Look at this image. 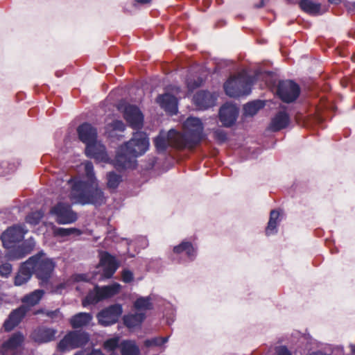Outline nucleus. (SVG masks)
<instances>
[{"instance_id":"obj_1","label":"nucleus","mask_w":355,"mask_h":355,"mask_svg":"<svg viewBox=\"0 0 355 355\" xmlns=\"http://www.w3.org/2000/svg\"><path fill=\"white\" fill-rule=\"evenodd\" d=\"M84 178H71L67 180L71 191L69 199L73 204L81 205H93L100 206L106 201V197L103 189L99 187L96 179L94 166L91 162L85 163Z\"/></svg>"},{"instance_id":"obj_2","label":"nucleus","mask_w":355,"mask_h":355,"mask_svg":"<svg viewBox=\"0 0 355 355\" xmlns=\"http://www.w3.org/2000/svg\"><path fill=\"white\" fill-rule=\"evenodd\" d=\"M148 147L147 135L142 132L135 133L131 139L119 147L115 157V166L121 169L134 168L136 158L144 155Z\"/></svg>"},{"instance_id":"obj_3","label":"nucleus","mask_w":355,"mask_h":355,"mask_svg":"<svg viewBox=\"0 0 355 355\" xmlns=\"http://www.w3.org/2000/svg\"><path fill=\"white\" fill-rule=\"evenodd\" d=\"M27 264L29 266L32 274H34L40 280V284L42 286H47L55 267L53 260L48 257L43 252H40L30 257L27 260Z\"/></svg>"},{"instance_id":"obj_4","label":"nucleus","mask_w":355,"mask_h":355,"mask_svg":"<svg viewBox=\"0 0 355 355\" xmlns=\"http://www.w3.org/2000/svg\"><path fill=\"white\" fill-rule=\"evenodd\" d=\"M253 83L254 78L243 71L237 76L231 77L224 84V89L227 96L234 98L239 97L248 95L250 93Z\"/></svg>"},{"instance_id":"obj_5","label":"nucleus","mask_w":355,"mask_h":355,"mask_svg":"<svg viewBox=\"0 0 355 355\" xmlns=\"http://www.w3.org/2000/svg\"><path fill=\"white\" fill-rule=\"evenodd\" d=\"M184 133L180 132L179 139L185 148H192L202 139L203 125L200 119L189 117L183 124Z\"/></svg>"},{"instance_id":"obj_6","label":"nucleus","mask_w":355,"mask_h":355,"mask_svg":"<svg viewBox=\"0 0 355 355\" xmlns=\"http://www.w3.org/2000/svg\"><path fill=\"white\" fill-rule=\"evenodd\" d=\"M121 289V285L114 283L109 286L100 287L96 286L94 289L90 291L83 302L84 306L90 304H96L102 300L111 297L117 294Z\"/></svg>"},{"instance_id":"obj_7","label":"nucleus","mask_w":355,"mask_h":355,"mask_svg":"<svg viewBox=\"0 0 355 355\" xmlns=\"http://www.w3.org/2000/svg\"><path fill=\"white\" fill-rule=\"evenodd\" d=\"M179 136L180 132L174 129H171L168 132H161L154 140L157 150L159 153L164 152L168 146L177 148H185L184 145L179 144L182 141Z\"/></svg>"},{"instance_id":"obj_8","label":"nucleus","mask_w":355,"mask_h":355,"mask_svg":"<svg viewBox=\"0 0 355 355\" xmlns=\"http://www.w3.org/2000/svg\"><path fill=\"white\" fill-rule=\"evenodd\" d=\"M89 341V335L81 331H72L68 333L58 343L60 351L75 349L84 346Z\"/></svg>"},{"instance_id":"obj_9","label":"nucleus","mask_w":355,"mask_h":355,"mask_svg":"<svg viewBox=\"0 0 355 355\" xmlns=\"http://www.w3.org/2000/svg\"><path fill=\"white\" fill-rule=\"evenodd\" d=\"M50 213L55 217L56 222L59 224H71L78 218L77 214L72 210L71 206L62 202L53 206L51 209Z\"/></svg>"},{"instance_id":"obj_10","label":"nucleus","mask_w":355,"mask_h":355,"mask_svg":"<svg viewBox=\"0 0 355 355\" xmlns=\"http://www.w3.org/2000/svg\"><path fill=\"white\" fill-rule=\"evenodd\" d=\"M300 92L299 85L292 80H282L278 84L277 94L285 103H288L295 101Z\"/></svg>"},{"instance_id":"obj_11","label":"nucleus","mask_w":355,"mask_h":355,"mask_svg":"<svg viewBox=\"0 0 355 355\" xmlns=\"http://www.w3.org/2000/svg\"><path fill=\"white\" fill-rule=\"evenodd\" d=\"M123 313L122 306L114 304L101 310L96 315L98 323L104 327L116 323Z\"/></svg>"},{"instance_id":"obj_12","label":"nucleus","mask_w":355,"mask_h":355,"mask_svg":"<svg viewBox=\"0 0 355 355\" xmlns=\"http://www.w3.org/2000/svg\"><path fill=\"white\" fill-rule=\"evenodd\" d=\"M118 109L123 110V116L126 121L134 129H140L143 125L144 116L139 109L132 105H119Z\"/></svg>"},{"instance_id":"obj_13","label":"nucleus","mask_w":355,"mask_h":355,"mask_svg":"<svg viewBox=\"0 0 355 355\" xmlns=\"http://www.w3.org/2000/svg\"><path fill=\"white\" fill-rule=\"evenodd\" d=\"M27 230L24 225H16L8 228L1 236L3 245L6 248H12L14 244L24 239Z\"/></svg>"},{"instance_id":"obj_14","label":"nucleus","mask_w":355,"mask_h":355,"mask_svg":"<svg viewBox=\"0 0 355 355\" xmlns=\"http://www.w3.org/2000/svg\"><path fill=\"white\" fill-rule=\"evenodd\" d=\"M24 340V336L19 333L13 334L1 345V355H19Z\"/></svg>"},{"instance_id":"obj_15","label":"nucleus","mask_w":355,"mask_h":355,"mask_svg":"<svg viewBox=\"0 0 355 355\" xmlns=\"http://www.w3.org/2000/svg\"><path fill=\"white\" fill-rule=\"evenodd\" d=\"M239 115L238 107L232 103H225L220 109L219 119L223 125L231 127L236 122Z\"/></svg>"},{"instance_id":"obj_16","label":"nucleus","mask_w":355,"mask_h":355,"mask_svg":"<svg viewBox=\"0 0 355 355\" xmlns=\"http://www.w3.org/2000/svg\"><path fill=\"white\" fill-rule=\"evenodd\" d=\"M87 157L94 158L98 162H107L109 157L105 146L97 140L85 147Z\"/></svg>"},{"instance_id":"obj_17","label":"nucleus","mask_w":355,"mask_h":355,"mask_svg":"<svg viewBox=\"0 0 355 355\" xmlns=\"http://www.w3.org/2000/svg\"><path fill=\"white\" fill-rule=\"evenodd\" d=\"M78 137L86 146L97 140V130L88 123H83L77 129Z\"/></svg>"},{"instance_id":"obj_18","label":"nucleus","mask_w":355,"mask_h":355,"mask_svg":"<svg viewBox=\"0 0 355 355\" xmlns=\"http://www.w3.org/2000/svg\"><path fill=\"white\" fill-rule=\"evenodd\" d=\"M100 263L103 268V275L105 278H110L119 267L116 259L106 252L101 253Z\"/></svg>"},{"instance_id":"obj_19","label":"nucleus","mask_w":355,"mask_h":355,"mask_svg":"<svg viewBox=\"0 0 355 355\" xmlns=\"http://www.w3.org/2000/svg\"><path fill=\"white\" fill-rule=\"evenodd\" d=\"M216 96L207 91H200L193 96V102L200 110H206L214 105Z\"/></svg>"},{"instance_id":"obj_20","label":"nucleus","mask_w":355,"mask_h":355,"mask_svg":"<svg viewBox=\"0 0 355 355\" xmlns=\"http://www.w3.org/2000/svg\"><path fill=\"white\" fill-rule=\"evenodd\" d=\"M56 333L57 331L54 329L40 327L34 330L32 333V338L37 343H48L55 338Z\"/></svg>"},{"instance_id":"obj_21","label":"nucleus","mask_w":355,"mask_h":355,"mask_svg":"<svg viewBox=\"0 0 355 355\" xmlns=\"http://www.w3.org/2000/svg\"><path fill=\"white\" fill-rule=\"evenodd\" d=\"M27 310L28 309L26 306H21L18 309L12 311L9 315L8 318L3 324L5 329L6 331H10L16 327L26 315Z\"/></svg>"},{"instance_id":"obj_22","label":"nucleus","mask_w":355,"mask_h":355,"mask_svg":"<svg viewBox=\"0 0 355 355\" xmlns=\"http://www.w3.org/2000/svg\"><path fill=\"white\" fill-rule=\"evenodd\" d=\"M174 254L180 256V258L187 257L188 261H193L196 256V250L189 241H182L180 245L173 248Z\"/></svg>"},{"instance_id":"obj_23","label":"nucleus","mask_w":355,"mask_h":355,"mask_svg":"<svg viewBox=\"0 0 355 355\" xmlns=\"http://www.w3.org/2000/svg\"><path fill=\"white\" fill-rule=\"evenodd\" d=\"M157 103L167 112L171 114H175L178 112V101L177 98L171 94H165L159 96Z\"/></svg>"},{"instance_id":"obj_24","label":"nucleus","mask_w":355,"mask_h":355,"mask_svg":"<svg viewBox=\"0 0 355 355\" xmlns=\"http://www.w3.org/2000/svg\"><path fill=\"white\" fill-rule=\"evenodd\" d=\"M290 123V117L285 111H279L272 119L269 130L273 132L286 128Z\"/></svg>"},{"instance_id":"obj_25","label":"nucleus","mask_w":355,"mask_h":355,"mask_svg":"<svg viewBox=\"0 0 355 355\" xmlns=\"http://www.w3.org/2000/svg\"><path fill=\"white\" fill-rule=\"evenodd\" d=\"M93 316L89 313H78L70 319V324L73 329L81 328L88 325L92 320Z\"/></svg>"},{"instance_id":"obj_26","label":"nucleus","mask_w":355,"mask_h":355,"mask_svg":"<svg viewBox=\"0 0 355 355\" xmlns=\"http://www.w3.org/2000/svg\"><path fill=\"white\" fill-rule=\"evenodd\" d=\"M281 213L278 210H272L270 214V218L266 228V234L270 236L277 232V226L281 221Z\"/></svg>"},{"instance_id":"obj_27","label":"nucleus","mask_w":355,"mask_h":355,"mask_svg":"<svg viewBox=\"0 0 355 355\" xmlns=\"http://www.w3.org/2000/svg\"><path fill=\"white\" fill-rule=\"evenodd\" d=\"M32 272L27 264V261H25L20 267V269L15 277V284L16 286H21L26 283L32 276Z\"/></svg>"},{"instance_id":"obj_28","label":"nucleus","mask_w":355,"mask_h":355,"mask_svg":"<svg viewBox=\"0 0 355 355\" xmlns=\"http://www.w3.org/2000/svg\"><path fill=\"white\" fill-rule=\"evenodd\" d=\"M33 245L23 243L21 245L15 248L10 252V257L13 259H19L24 257L33 249Z\"/></svg>"},{"instance_id":"obj_29","label":"nucleus","mask_w":355,"mask_h":355,"mask_svg":"<svg viewBox=\"0 0 355 355\" xmlns=\"http://www.w3.org/2000/svg\"><path fill=\"white\" fill-rule=\"evenodd\" d=\"M300 6L302 10L309 14L313 15L320 14L321 4L312 0H301Z\"/></svg>"},{"instance_id":"obj_30","label":"nucleus","mask_w":355,"mask_h":355,"mask_svg":"<svg viewBox=\"0 0 355 355\" xmlns=\"http://www.w3.org/2000/svg\"><path fill=\"white\" fill-rule=\"evenodd\" d=\"M145 317V314L141 312L127 315L123 317V322L128 328H133L140 325Z\"/></svg>"},{"instance_id":"obj_31","label":"nucleus","mask_w":355,"mask_h":355,"mask_svg":"<svg viewBox=\"0 0 355 355\" xmlns=\"http://www.w3.org/2000/svg\"><path fill=\"white\" fill-rule=\"evenodd\" d=\"M120 348L122 355H140L139 347L134 341L123 340L120 344Z\"/></svg>"},{"instance_id":"obj_32","label":"nucleus","mask_w":355,"mask_h":355,"mask_svg":"<svg viewBox=\"0 0 355 355\" xmlns=\"http://www.w3.org/2000/svg\"><path fill=\"white\" fill-rule=\"evenodd\" d=\"M264 103L261 101H255L245 104L243 107V112L245 116H252L257 112L263 107Z\"/></svg>"},{"instance_id":"obj_33","label":"nucleus","mask_w":355,"mask_h":355,"mask_svg":"<svg viewBox=\"0 0 355 355\" xmlns=\"http://www.w3.org/2000/svg\"><path fill=\"white\" fill-rule=\"evenodd\" d=\"M44 293L43 290H35L29 295H26L23 299V302L28 305L34 306L40 301Z\"/></svg>"},{"instance_id":"obj_34","label":"nucleus","mask_w":355,"mask_h":355,"mask_svg":"<svg viewBox=\"0 0 355 355\" xmlns=\"http://www.w3.org/2000/svg\"><path fill=\"white\" fill-rule=\"evenodd\" d=\"M107 186L110 189H115L121 182V176L115 172H109L107 174Z\"/></svg>"},{"instance_id":"obj_35","label":"nucleus","mask_w":355,"mask_h":355,"mask_svg":"<svg viewBox=\"0 0 355 355\" xmlns=\"http://www.w3.org/2000/svg\"><path fill=\"white\" fill-rule=\"evenodd\" d=\"M135 307L138 311H146L152 309L150 297H139L135 302Z\"/></svg>"},{"instance_id":"obj_36","label":"nucleus","mask_w":355,"mask_h":355,"mask_svg":"<svg viewBox=\"0 0 355 355\" xmlns=\"http://www.w3.org/2000/svg\"><path fill=\"white\" fill-rule=\"evenodd\" d=\"M54 233L57 236H67L71 234L80 235L81 234V232L80 230L74 227H58L54 230Z\"/></svg>"},{"instance_id":"obj_37","label":"nucleus","mask_w":355,"mask_h":355,"mask_svg":"<svg viewBox=\"0 0 355 355\" xmlns=\"http://www.w3.org/2000/svg\"><path fill=\"white\" fill-rule=\"evenodd\" d=\"M44 216V212L42 210L33 211L30 213L26 218V223L35 225L38 224Z\"/></svg>"},{"instance_id":"obj_38","label":"nucleus","mask_w":355,"mask_h":355,"mask_svg":"<svg viewBox=\"0 0 355 355\" xmlns=\"http://www.w3.org/2000/svg\"><path fill=\"white\" fill-rule=\"evenodd\" d=\"M168 337H155L151 339H147L144 342V345L147 347L152 346H161L167 343Z\"/></svg>"},{"instance_id":"obj_39","label":"nucleus","mask_w":355,"mask_h":355,"mask_svg":"<svg viewBox=\"0 0 355 355\" xmlns=\"http://www.w3.org/2000/svg\"><path fill=\"white\" fill-rule=\"evenodd\" d=\"M203 83V80L201 78L197 79L189 80L187 81V87L189 91L192 92L195 89L200 87Z\"/></svg>"},{"instance_id":"obj_40","label":"nucleus","mask_w":355,"mask_h":355,"mask_svg":"<svg viewBox=\"0 0 355 355\" xmlns=\"http://www.w3.org/2000/svg\"><path fill=\"white\" fill-rule=\"evenodd\" d=\"M12 272V266L9 263H5L0 266V275L7 277Z\"/></svg>"},{"instance_id":"obj_41","label":"nucleus","mask_w":355,"mask_h":355,"mask_svg":"<svg viewBox=\"0 0 355 355\" xmlns=\"http://www.w3.org/2000/svg\"><path fill=\"white\" fill-rule=\"evenodd\" d=\"M119 345V340L116 338L109 339L104 343L105 348L108 350H114Z\"/></svg>"},{"instance_id":"obj_42","label":"nucleus","mask_w":355,"mask_h":355,"mask_svg":"<svg viewBox=\"0 0 355 355\" xmlns=\"http://www.w3.org/2000/svg\"><path fill=\"white\" fill-rule=\"evenodd\" d=\"M214 137L220 142H224L227 139V135L225 132L220 129H217L214 131Z\"/></svg>"},{"instance_id":"obj_43","label":"nucleus","mask_w":355,"mask_h":355,"mask_svg":"<svg viewBox=\"0 0 355 355\" xmlns=\"http://www.w3.org/2000/svg\"><path fill=\"white\" fill-rule=\"evenodd\" d=\"M110 125L113 128V130H115L123 131L125 130V125L123 123V121H120V120L114 121L110 124Z\"/></svg>"},{"instance_id":"obj_44","label":"nucleus","mask_w":355,"mask_h":355,"mask_svg":"<svg viewBox=\"0 0 355 355\" xmlns=\"http://www.w3.org/2000/svg\"><path fill=\"white\" fill-rule=\"evenodd\" d=\"M123 281L129 283L133 279V275L130 270H124L122 274Z\"/></svg>"},{"instance_id":"obj_45","label":"nucleus","mask_w":355,"mask_h":355,"mask_svg":"<svg viewBox=\"0 0 355 355\" xmlns=\"http://www.w3.org/2000/svg\"><path fill=\"white\" fill-rule=\"evenodd\" d=\"M277 355H292V354L286 347L282 346L277 349Z\"/></svg>"},{"instance_id":"obj_46","label":"nucleus","mask_w":355,"mask_h":355,"mask_svg":"<svg viewBox=\"0 0 355 355\" xmlns=\"http://www.w3.org/2000/svg\"><path fill=\"white\" fill-rule=\"evenodd\" d=\"M2 169H0V175H5L7 173L10 172V171L13 170V168L12 167L10 169H6L4 168L6 165H7V163H2Z\"/></svg>"},{"instance_id":"obj_47","label":"nucleus","mask_w":355,"mask_h":355,"mask_svg":"<svg viewBox=\"0 0 355 355\" xmlns=\"http://www.w3.org/2000/svg\"><path fill=\"white\" fill-rule=\"evenodd\" d=\"M152 0H135V6L137 3L141 5L148 4L151 2Z\"/></svg>"},{"instance_id":"obj_48","label":"nucleus","mask_w":355,"mask_h":355,"mask_svg":"<svg viewBox=\"0 0 355 355\" xmlns=\"http://www.w3.org/2000/svg\"><path fill=\"white\" fill-rule=\"evenodd\" d=\"M87 355H103L100 350L94 349L91 353Z\"/></svg>"},{"instance_id":"obj_49","label":"nucleus","mask_w":355,"mask_h":355,"mask_svg":"<svg viewBox=\"0 0 355 355\" xmlns=\"http://www.w3.org/2000/svg\"><path fill=\"white\" fill-rule=\"evenodd\" d=\"M76 280H77V281L85 280V275H76Z\"/></svg>"},{"instance_id":"obj_50","label":"nucleus","mask_w":355,"mask_h":355,"mask_svg":"<svg viewBox=\"0 0 355 355\" xmlns=\"http://www.w3.org/2000/svg\"><path fill=\"white\" fill-rule=\"evenodd\" d=\"M331 3L338 4L342 2L343 0H328Z\"/></svg>"},{"instance_id":"obj_51","label":"nucleus","mask_w":355,"mask_h":355,"mask_svg":"<svg viewBox=\"0 0 355 355\" xmlns=\"http://www.w3.org/2000/svg\"><path fill=\"white\" fill-rule=\"evenodd\" d=\"M349 347H350V349H351V353L352 354L355 355V345L351 344L349 345Z\"/></svg>"},{"instance_id":"obj_52","label":"nucleus","mask_w":355,"mask_h":355,"mask_svg":"<svg viewBox=\"0 0 355 355\" xmlns=\"http://www.w3.org/2000/svg\"><path fill=\"white\" fill-rule=\"evenodd\" d=\"M349 5H350V6H347L349 8V9H354L355 10V2L349 3Z\"/></svg>"},{"instance_id":"obj_53","label":"nucleus","mask_w":355,"mask_h":355,"mask_svg":"<svg viewBox=\"0 0 355 355\" xmlns=\"http://www.w3.org/2000/svg\"><path fill=\"white\" fill-rule=\"evenodd\" d=\"M266 1V0H261L260 5L257 6V7H258V8H260V7L263 6H264V4H265V1Z\"/></svg>"},{"instance_id":"obj_54","label":"nucleus","mask_w":355,"mask_h":355,"mask_svg":"<svg viewBox=\"0 0 355 355\" xmlns=\"http://www.w3.org/2000/svg\"><path fill=\"white\" fill-rule=\"evenodd\" d=\"M144 243L143 248H145L148 245L147 241L145 239H142Z\"/></svg>"},{"instance_id":"obj_55","label":"nucleus","mask_w":355,"mask_h":355,"mask_svg":"<svg viewBox=\"0 0 355 355\" xmlns=\"http://www.w3.org/2000/svg\"><path fill=\"white\" fill-rule=\"evenodd\" d=\"M54 314L53 312L49 313L47 315L49 316H52Z\"/></svg>"},{"instance_id":"obj_56","label":"nucleus","mask_w":355,"mask_h":355,"mask_svg":"<svg viewBox=\"0 0 355 355\" xmlns=\"http://www.w3.org/2000/svg\"><path fill=\"white\" fill-rule=\"evenodd\" d=\"M75 355H83V352H78Z\"/></svg>"},{"instance_id":"obj_57","label":"nucleus","mask_w":355,"mask_h":355,"mask_svg":"<svg viewBox=\"0 0 355 355\" xmlns=\"http://www.w3.org/2000/svg\"><path fill=\"white\" fill-rule=\"evenodd\" d=\"M338 349H340L341 351H343V347H338Z\"/></svg>"}]
</instances>
